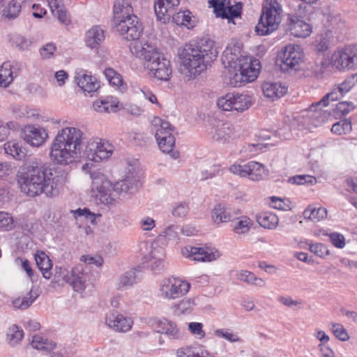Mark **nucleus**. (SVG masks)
<instances>
[{"label": "nucleus", "mask_w": 357, "mask_h": 357, "mask_svg": "<svg viewBox=\"0 0 357 357\" xmlns=\"http://www.w3.org/2000/svg\"><path fill=\"white\" fill-rule=\"evenodd\" d=\"M61 172L51 164L32 161L26 167L19 171L17 181L22 192L30 197L42 194L47 197L58 195L59 187L63 183Z\"/></svg>", "instance_id": "nucleus-1"}, {"label": "nucleus", "mask_w": 357, "mask_h": 357, "mask_svg": "<svg viewBox=\"0 0 357 357\" xmlns=\"http://www.w3.org/2000/svg\"><path fill=\"white\" fill-rule=\"evenodd\" d=\"M83 132L77 128L66 127L59 130L53 139L50 157L57 165H68L82 157Z\"/></svg>", "instance_id": "nucleus-2"}, {"label": "nucleus", "mask_w": 357, "mask_h": 357, "mask_svg": "<svg viewBox=\"0 0 357 357\" xmlns=\"http://www.w3.org/2000/svg\"><path fill=\"white\" fill-rule=\"evenodd\" d=\"M218 52L209 38H202L186 44L179 54L181 65L190 76L199 75L217 59Z\"/></svg>", "instance_id": "nucleus-3"}, {"label": "nucleus", "mask_w": 357, "mask_h": 357, "mask_svg": "<svg viewBox=\"0 0 357 357\" xmlns=\"http://www.w3.org/2000/svg\"><path fill=\"white\" fill-rule=\"evenodd\" d=\"M221 61L230 76L237 82H251L258 76L261 68L258 59L241 54L239 45H228L223 52Z\"/></svg>", "instance_id": "nucleus-4"}, {"label": "nucleus", "mask_w": 357, "mask_h": 357, "mask_svg": "<svg viewBox=\"0 0 357 357\" xmlns=\"http://www.w3.org/2000/svg\"><path fill=\"white\" fill-rule=\"evenodd\" d=\"M113 22L123 38L132 41L130 49L135 45H143L139 39L143 32L142 24L137 16L133 14L130 0H115Z\"/></svg>", "instance_id": "nucleus-5"}, {"label": "nucleus", "mask_w": 357, "mask_h": 357, "mask_svg": "<svg viewBox=\"0 0 357 357\" xmlns=\"http://www.w3.org/2000/svg\"><path fill=\"white\" fill-rule=\"evenodd\" d=\"M131 52L145 61V68L155 78L162 81L170 79L172 73L170 61L156 47L148 43L137 44L131 47Z\"/></svg>", "instance_id": "nucleus-6"}, {"label": "nucleus", "mask_w": 357, "mask_h": 357, "mask_svg": "<svg viewBox=\"0 0 357 357\" xmlns=\"http://www.w3.org/2000/svg\"><path fill=\"white\" fill-rule=\"evenodd\" d=\"M282 7L277 0H265L255 31L259 36L269 35L281 22Z\"/></svg>", "instance_id": "nucleus-7"}, {"label": "nucleus", "mask_w": 357, "mask_h": 357, "mask_svg": "<svg viewBox=\"0 0 357 357\" xmlns=\"http://www.w3.org/2000/svg\"><path fill=\"white\" fill-rule=\"evenodd\" d=\"M55 273L54 275V282L70 284L74 291H82L85 289V283L86 280V274L84 273V269L82 266H77L71 270L69 274L66 268L56 266Z\"/></svg>", "instance_id": "nucleus-8"}, {"label": "nucleus", "mask_w": 357, "mask_h": 357, "mask_svg": "<svg viewBox=\"0 0 357 357\" xmlns=\"http://www.w3.org/2000/svg\"><path fill=\"white\" fill-rule=\"evenodd\" d=\"M302 59L303 52L300 47L289 44L278 53L276 63L280 66L282 71L287 72L292 69L296 70Z\"/></svg>", "instance_id": "nucleus-9"}, {"label": "nucleus", "mask_w": 357, "mask_h": 357, "mask_svg": "<svg viewBox=\"0 0 357 357\" xmlns=\"http://www.w3.org/2000/svg\"><path fill=\"white\" fill-rule=\"evenodd\" d=\"M357 83V73L350 75L340 84L333 86L331 91L326 93L320 101L312 104L311 107H317L320 105L326 107L329 101H336L345 96Z\"/></svg>", "instance_id": "nucleus-10"}, {"label": "nucleus", "mask_w": 357, "mask_h": 357, "mask_svg": "<svg viewBox=\"0 0 357 357\" xmlns=\"http://www.w3.org/2000/svg\"><path fill=\"white\" fill-rule=\"evenodd\" d=\"M190 287V284L188 282L172 277L162 280L160 291L164 298L176 299L187 294Z\"/></svg>", "instance_id": "nucleus-11"}, {"label": "nucleus", "mask_w": 357, "mask_h": 357, "mask_svg": "<svg viewBox=\"0 0 357 357\" xmlns=\"http://www.w3.org/2000/svg\"><path fill=\"white\" fill-rule=\"evenodd\" d=\"M114 151V146L108 142L101 139L87 142L82 157L93 162H100L109 158Z\"/></svg>", "instance_id": "nucleus-12"}, {"label": "nucleus", "mask_w": 357, "mask_h": 357, "mask_svg": "<svg viewBox=\"0 0 357 357\" xmlns=\"http://www.w3.org/2000/svg\"><path fill=\"white\" fill-rule=\"evenodd\" d=\"M229 171L241 177L248 176L252 181H260L267 175L265 166L256 161H250L244 165H233L229 167Z\"/></svg>", "instance_id": "nucleus-13"}, {"label": "nucleus", "mask_w": 357, "mask_h": 357, "mask_svg": "<svg viewBox=\"0 0 357 357\" xmlns=\"http://www.w3.org/2000/svg\"><path fill=\"white\" fill-rule=\"evenodd\" d=\"M151 126L155 130V137L158 146L167 149L168 146H166L162 142L165 140H169L168 143L170 145H175V137L172 133L174 127L169 122L162 120L158 116H154L151 120Z\"/></svg>", "instance_id": "nucleus-14"}, {"label": "nucleus", "mask_w": 357, "mask_h": 357, "mask_svg": "<svg viewBox=\"0 0 357 357\" xmlns=\"http://www.w3.org/2000/svg\"><path fill=\"white\" fill-rule=\"evenodd\" d=\"M334 64L340 70L357 68V45H350L333 55Z\"/></svg>", "instance_id": "nucleus-15"}, {"label": "nucleus", "mask_w": 357, "mask_h": 357, "mask_svg": "<svg viewBox=\"0 0 357 357\" xmlns=\"http://www.w3.org/2000/svg\"><path fill=\"white\" fill-rule=\"evenodd\" d=\"M287 29L296 38H307L312 33V26L294 15H289L287 20Z\"/></svg>", "instance_id": "nucleus-16"}, {"label": "nucleus", "mask_w": 357, "mask_h": 357, "mask_svg": "<svg viewBox=\"0 0 357 357\" xmlns=\"http://www.w3.org/2000/svg\"><path fill=\"white\" fill-rule=\"evenodd\" d=\"M214 9V13L217 17L222 19H228L229 22L233 21V19L241 15L242 4L237 3L234 6L226 7L224 1L211 0L210 1Z\"/></svg>", "instance_id": "nucleus-17"}, {"label": "nucleus", "mask_w": 357, "mask_h": 357, "mask_svg": "<svg viewBox=\"0 0 357 357\" xmlns=\"http://www.w3.org/2000/svg\"><path fill=\"white\" fill-rule=\"evenodd\" d=\"M22 137L24 140L32 146H41L47 137L46 130L39 126H28L23 130Z\"/></svg>", "instance_id": "nucleus-18"}, {"label": "nucleus", "mask_w": 357, "mask_h": 357, "mask_svg": "<svg viewBox=\"0 0 357 357\" xmlns=\"http://www.w3.org/2000/svg\"><path fill=\"white\" fill-rule=\"evenodd\" d=\"M105 324L116 332L125 333L130 330L132 326V320L116 312L107 314Z\"/></svg>", "instance_id": "nucleus-19"}, {"label": "nucleus", "mask_w": 357, "mask_h": 357, "mask_svg": "<svg viewBox=\"0 0 357 357\" xmlns=\"http://www.w3.org/2000/svg\"><path fill=\"white\" fill-rule=\"evenodd\" d=\"M75 79L78 86L84 92H94L100 87L97 79L91 75H88L87 72L84 70H80L79 72H77Z\"/></svg>", "instance_id": "nucleus-20"}, {"label": "nucleus", "mask_w": 357, "mask_h": 357, "mask_svg": "<svg viewBox=\"0 0 357 357\" xmlns=\"http://www.w3.org/2000/svg\"><path fill=\"white\" fill-rule=\"evenodd\" d=\"M179 3L180 0H154V12L158 20L165 23L169 20V11Z\"/></svg>", "instance_id": "nucleus-21"}, {"label": "nucleus", "mask_w": 357, "mask_h": 357, "mask_svg": "<svg viewBox=\"0 0 357 357\" xmlns=\"http://www.w3.org/2000/svg\"><path fill=\"white\" fill-rule=\"evenodd\" d=\"M216 124L211 128L209 135L211 138L218 142H225L228 140L232 133L233 129L230 123L227 122H222L221 121H216Z\"/></svg>", "instance_id": "nucleus-22"}, {"label": "nucleus", "mask_w": 357, "mask_h": 357, "mask_svg": "<svg viewBox=\"0 0 357 357\" xmlns=\"http://www.w3.org/2000/svg\"><path fill=\"white\" fill-rule=\"evenodd\" d=\"M109 186V183L108 181H105L100 184L98 181H94L92 185V191L96 199L99 200L100 203L108 206L114 205L116 202V199L112 197L109 190L106 189Z\"/></svg>", "instance_id": "nucleus-23"}, {"label": "nucleus", "mask_w": 357, "mask_h": 357, "mask_svg": "<svg viewBox=\"0 0 357 357\" xmlns=\"http://www.w3.org/2000/svg\"><path fill=\"white\" fill-rule=\"evenodd\" d=\"M189 248H185V250L189 253L188 257H192L195 261H211L219 257V252L217 250L213 252L208 248L190 247Z\"/></svg>", "instance_id": "nucleus-24"}, {"label": "nucleus", "mask_w": 357, "mask_h": 357, "mask_svg": "<svg viewBox=\"0 0 357 357\" xmlns=\"http://www.w3.org/2000/svg\"><path fill=\"white\" fill-rule=\"evenodd\" d=\"M139 180L132 176H127L124 179L114 184L113 190L121 196L132 194L137 190Z\"/></svg>", "instance_id": "nucleus-25"}, {"label": "nucleus", "mask_w": 357, "mask_h": 357, "mask_svg": "<svg viewBox=\"0 0 357 357\" xmlns=\"http://www.w3.org/2000/svg\"><path fill=\"white\" fill-rule=\"evenodd\" d=\"M262 89L264 95L273 100L280 98L287 91V88L280 82H265Z\"/></svg>", "instance_id": "nucleus-26"}, {"label": "nucleus", "mask_w": 357, "mask_h": 357, "mask_svg": "<svg viewBox=\"0 0 357 357\" xmlns=\"http://www.w3.org/2000/svg\"><path fill=\"white\" fill-rule=\"evenodd\" d=\"M105 38L104 31L99 26H94L86 33V45L91 49L98 48Z\"/></svg>", "instance_id": "nucleus-27"}, {"label": "nucleus", "mask_w": 357, "mask_h": 357, "mask_svg": "<svg viewBox=\"0 0 357 357\" xmlns=\"http://www.w3.org/2000/svg\"><path fill=\"white\" fill-rule=\"evenodd\" d=\"M8 41L10 47L19 51L28 50L32 45V41L30 38L17 32L8 34Z\"/></svg>", "instance_id": "nucleus-28"}, {"label": "nucleus", "mask_w": 357, "mask_h": 357, "mask_svg": "<svg viewBox=\"0 0 357 357\" xmlns=\"http://www.w3.org/2000/svg\"><path fill=\"white\" fill-rule=\"evenodd\" d=\"M141 270L133 268L121 275L116 284L118 289L130 287L141 280Z\"/></svg>", "instance_id": "nucleus-29"}, {"label": "nucleus", "mask_w": 357, "mask_h": 357, "mask_svg": "<svg viewBox=\"0 0 357 357\" xmlns=\"http://www.w3.org/2000/svg\"><path fill=\"white\" fill-rule=\"evenodd\" d=\"M155 326L158 333H165L172 339H177L179 336L178 329L176 324L167 319L157 320Z\"/></svg>", "instance_id": "nucleus-30"}, {"label": "nucleus", "mask_w": 357, "mask_h": 357, "mask_svg": "<svg viewBox=\"0 0 357 357\" xmlns=\"http://www.w3.org/2000/svg\"><path fill=\"white\" fill-rule=\"evenodd\" d=\"M35 260L43 277L46 279H50L52 275L50 270L52 267V264L49 257L45 252H40L36 254Z\"/></svg>", "instance_id": "nucleus-31"}, {"label": "nucleus", "mask_w": 357, "mask_h": 357, "mask_svg": "<svg viewBox=\"0 0 357 357\" xmlns=\"http://www.w3.org/2000/svg\"><path fill=\"white\" fill-rule=\"evenodd\" d=\"M212 219L216 224L227 222L231 220V215L229 209L223 204H216L212 211Z\"/></svg>", "instance_id": "nucleus-32"}, {"label": "nucleus", "mask_w": 357, "mask_h": 357, "mask_svg": "<svg viewBox=\"0 0 357 357\" xmlns=\"http://www.w3.org/2000/svg\"><path fill=\"white\" fill-rule=\"evenodd\" d=\"M253 225V220L249 217L246 215L240 216L236 218L232 230L236 234H246L250 231Z\"/></svg>", "instance_id": "nucleus-33"}, {"label": "nucleus", "mask_w": 357, "mask_h": 357, "mask_svg": "<svg viewBox=\"0 0 357 357\" xmlns=\"http://www.w3.org/2000/svg\"><path fill=\"white\" fill-rule=\"evenodd\" d=\"M164 252L162 248H153L150 252V265L151 269L158 273L164 268Z\"/></svg>", "instance_id": "nucleus-34"}, {"label": "nucleus", "mask_w": 357, "mask_h": 357, "mask_svg": "<svg viewBox=\"0 0 357 357\" xmlns=\"http://www.w3.org/2000/svg\"><path fill=\"white\" fill-rule=\"evenodd\" d=\"M49 5L53 15L56 16L62 24L68 25L70 23V18L63 5H61L56 0H50Z\"/></svg>", "instance_id": "nucleus-35"}, {"label": "nucleus", "mask_w": 357, "mask_h": 357, "mask_svg": "<svg viewBox=\"0 0 357 357\" xmlns=\"http://www.w3.org/2000/svg\"><path fill=\"white\" fill-rule=\"evenodd\" d=\"M236 278L242 282L256 287H263L266 285L263 278H257L253 273L248 271H241L236 274Z\"/></svg>", "instance_id": "nucleus-36"}, {"label": "nucleus", "mask_w": 357, "mask_h": 357, "mask_svg": "<svg viewBox=\"0 0 357 357\" xmlns=\"http://www.w3.org/2000/svg\"><path fill=\"white\" fill-rule=\"evenodd\" d=\"M104 73L111 85L120 89L121 91H123L126 89V84L123 82L121 75L117 73L113 68H106Z\"/></svg>", "instance_id": "nucleus-37"}, {"label": "nucleus", "mask_w": 357, "mask_h": 357, "mask_svg": "<svg viewBox=\"0 0 357 357\" xmlns=\"http://www.w3.org/2000/svg\"><path fill=\"white\" fill-rule=\"evenodd\" d=\"M259 225L266 229H275L278 224V218L273 213L264 212L257 216Z\"/></svg>", "instance_id": "nucleus-38"}, {"label": "nucleus", "mask_w": 357, "mask_h": 357, "mask_svg": "<svg viewBox=\"0 0 357 357\" xmlns=\"http://www.w3.org/2000/svg\"><path fill=\"white\" fill-rule=\"evenodd\" d=\"M326 216L327 210L323 207L315 208L312 206H309L303 211V217L313 222H319L326 218Z\"/></svg>", "instance_id": "nucleus-39"}, {"label": "nucleus", "mask_w": 357, "mask_h": 357, "mask_svg": "<svg viewBox=\"0 0 357 357\" xmlns=\"http://www.w3.org/2000/svg\"><path fill=\"white\" fill-rule=\"evenodd\" d=\"M5 152L10 155L13 158L21 160L25 156L26 153L24 149L20 146L18 142L10 141L4 144Z\"/></svg>", "instance_id": "nucleus-40"}, {"label": "nucleus", "mask_w": 357, "mask_h": 357, "mask_svg": "<svg viewBox=\"0 0 357 357\" xmlns=\"http://www.w3.org/2000/svg\"><path fill=\"white\" fill-rule=\"evenodd\" d=\"M191 13L189 10L180 11L174 14L172 17V21L177 25L185 26L188 29L195 26V20L192 19Z\"/></svg>", "instance_id": "nucleus-41"}, {"label": "nucleus", "mask_w": 357, "mask_h": 357, "mask_svg": "<svg viewBox=\"0 0 357 357\" xmlns=\"http://www.w3.org/2000/svg\"><path fill=\"white\" fill-rule=\"evenodd\" d=\"M251 105L250 98L247 95L235 93L232 110L242 112Z\"/></svg>", "instance_id": "nucleus-42"}, {"label": "nucleus", "mask_w": 357, "mask_h": 357, "mask_svg": "<svg viewBox=\"0 0 357 357\" xmlns=\"http://www.w3.org/2000/svg\"><path fill=\"white\" fill-rule=\"evenodd\" d=\"M193 305V300L190 298L183 299L172 306L173 312L176 316L189 313L192 310Z\"/></svg>", "instance_id": "nucleus-43"}, {"label": "nucleus", "mask_w": 357, "mask_h": 357, "mask_svg": "<svg viewBox=\"0 0 357 357\" xmlns=\"http://www.w3.org/2000/svg\"><path fill=\"white\" fill-rule=\"evenodd\" d=\"M73 213V215L75 219L78 220L80 219H84L87 222H90L92 225L96 224V218L100 217V214H96L90 211L89 209L84 208H77L75 211H72Z\"/></svg>", "instance_id": "nucleus-44"}, {"label": "nucleus", "mask_w": 357, "mask_h": 357, "mask_svg": "<svg viewBox=\"0 0 357 357\" xmlns=\"http://www.w3.org/2000/svg\"><path fill=\"white\" fill-rule=\"evenodd\" d=\"M179 357H215L213 354L202 349H182L178 352Z\"/></svg>", "instance_id": "nucleus-45"}, {"label": "nucleus", "mask_w": 357, "mask_h": 357, "mask_svg": "<svg viewBox=\"0 0 357 357\" xmlns=\"http://www.w3.org/2000/svg\"><path fill=\"white\" fill-rule=\"evenodd\" d=\"M13 68H14V65L10 61L3 63L0 67V77L3 78L4 87H7L13 81Z\"/></svg>", "instance_id": "nucleus-46"}, {"label": "nucleus", "mask_w": 357, "mask_h": 357, "mask_svg": "<svg viewBox=\"0 0 357 357\" xmlns=\"http://www.w3.org/2000/svg\"><path fill=\"white\" fill-rule=\"evenodd\" d=\"M93 107L96 111L103 113L116 112L118 105L111 102L108 98L105 100H96L93 102Z\"/></svg>", "instance_id": "nucleus-47"}, {"label": "nucleus", "mask_w": 357, "mask_h": 357, "mask_svg": "<svg viewBox=\"0 0 357 357\" xmlns=\"http://www.w3.org/2000/svg\"><path fill=\"white\" fill-rule=\"evenodd\" d=\"M24 332L17 326H12L7 333V341L11 346L17 345L23 338Z\"/></svg>", "instance_id": "nucleus-48"}, {"label": "nucleus", "mask_w": 357, "mask_h": 357, "mask_svg": "<svg viewBox=\"0 0 357 357\" xmlns=\"http://www.w3.org/2000/svg\"><path fill=\"white\" fill-rule=\"evenodd\" d=\"M351 129V122L348 119H344L334 123L331 128V132L341 135L349 133Z\"/></svg>", "instance_id": "nucleus-49"}, {"label": "nucleus", "mask_w": 357, "mask_h": 357, "mask_svg": "<svg viewBox=\"0 0 357 357\" xmlns=\"http://www.w3.org/2000/svg\"><path fill=\"white\" fill-rule=\"evenodd\" d=\"M21 11V5L15 0H11L8 6L3 10V15L8 19L16 18Z\"/></svg>", "instance_id": "nucleus-50"}, {"label": "nucleus", "mask_w": 357, "mask_h": 357, "mask_svg": "<svg viewBox=\"0 0 357 357\" xmlns=\"http://www.w3.org/2000/svg\"><path fill=\"white\" fill-rule=\"evenodd\" d=\"M289 182L292 184L296 185H314L317 183V178L314 176L303 174L296 175L289 178Z\"/></svg>", "instance_id": "nucleus-51"}, {"label": "nucleus", "mask_w": 357, "mask_h": 357, "mask_svg": "<svg viewBox=\"0 0 357 357\" xmlns=\"http://www.w3.org/2000/svg\"><path fill=\"white\" fill-rule=\"evenodd\" d=\"M234 94V93H229L218 98V106L225 111H232Z\"/></svg>", "instance_id": "nucleus-52"}, {"label": "nucleus", "mask_w": 357, "mask_h": 357, "mask_svg": "<svg viewBox=\"0 0 357 357\" xmlns=\"http://www.w3.org/2000/svg\"><path fill=\"white\" fill-rule=\"evenodd\" d=\"M14 227V220L11 214L0 211V228L9 231Z\"/></svg>", "instance_id": "nucleus-53"}, {"label": "nucleus", "mask_w": 357, "mask_h": 357, "mask_svg": "<svg viewBox=\"0 0 357 357\" xmlns=\"http://www.w3.org/2000/svg\"><path fill=\"white\" fill-rule=\"evenodd\" d=\"M309 249L311 252L321 258H324L330 255V251L327 246L321 243L310 245Z\"/></svg>", "instance_id": "nucleus-54"}, {"label": "nucleus", "mask_w": 357, "mask_h": 357, "mask_svg": "<svg viewBox=\"0 0 357 357\" xmlns=\"http://www.w3.org/2000/svg\"><path fill=\"white\" fill-rule=\"evenodd\" d=\"M331 331L334 335L341 341H347L349 335L342 325L340 324H332Z\"/></svg>", "instance_id": "nucleus-55"}, {"label": "nucleus", "mask_w": 357, "mask_h": 357, "mask_svg": "<svg viewBox=\"0 0 357 357\" xmlns=\"http://www.w3.org/2000/svg\"><path fill=\"white\" fill-rule=\"evenodd\" d=\"M29 297L24 296L23 298H16L13 301V305L15 307L21 308V309H26L28 308L35 301L36 296H33L31 295V291H30Z\"/></svg>", "instance_id": "nucleus-56"}, {"label": "nucleus", "mask_w": 357, "mask_h": 357, "mask_svg": "<svg viewBox=\"0 0 357 357\" xmlns=\"http://www.w3.org/2000/svg\"><path fill=\"white\" fill-rule=\"evenodd\" d=\"M181 227L178 225H170L163 232L164 236L169 241H176L178 239Z\"/></svg>", "instance_id": "nucleus-57"}, {"label": "nucleus", "mask_w": 357, "mask_h": 357, "mask_svg": "<svg viewBox=\"0 0 357 357\" xmlns=\"http://www.w3.org/2000/svg\"><path fill=\"white\" fill-rule=\"evenodd\" d=\"M215 335L216 336L222 337L226 339L227 340L231 342H236L240 341V338L237 336V335L229 332V330L224 329H218L215 331Z\"/></svg>", "instance_id": "nucleus-58"}, {"label": "nucleus", "mask_w": 357, "mask_h": 357, "mask_svg": "<svg viewBox=\"0 0 357 357\" xmlns=\"http://www.w3.org/2000/svg\"><path fill=\"white\" fill-rule=\"evenodd\" d=\"M333 245L337 248H343L345 246L344 236L337 232H333L328 235Z\"/></svg>", "instance_id": "nucleus-59"}, {"label": "nucleus", "mask_w": 357, "mask_h": 357, "mask_svg": "<svg viewBox=\"0 0 357 357\" xmlns=\"http://www.w3.org/2000/svg\"><path fill=\"white\" fill-rule=\"evenodd\" d=\"M188 206L186 203H180L172 209V213L174 217L183 218L188 213Z\"/></svg>", "instance_id": "nucleus-60"}, {"label": "nucleus", "mask_w": 357, "mask_h": 357, "mask_svg": "<svg viewBox=\"0 0 357 357\" xmlns=\"http://www.w3.org/2000/svg\"><path fill=\"white\" fill-rule=\"evenodd\" d=\"M354 109L351 102H340L336 105V112L342 115H347Z\"/></svg>", "instance_id": "nucleus-61"}, {"label": "nucleus", "mask_w": 357, "mask_h": 357, "mask_svg": "<svg viewBox=\"0 0 357 357\" xmlns=\"http://www.w3.org/2000/svg\"><path fill=\"white\" fill-rule=\"evenodd\" d=\"M203 324L199 322H191L188 325V329L190 333L195 335H197L199 338L205 336V332L202 329Z\"/></svg>", "instance_id": "nucleus-62"}, {"label": "nucleus", "mask_w": 357, "mask_h": 357, "mask_svg": "<svg viewBox=\"0 0 357 357\" xmlns=\"http://www.w3.org/2000/svg\"><path fill=\"white\" fill-rule=\"evenodd\" d=\"M31 345L33 348L37 349H47V340L44 339L40 335H34L31 341Z\"/></svg>", "instance_id": "nucleus-63"}, {"label": "nucleus", "mask_w": 357, "mask_h": 357, "mask_svg": "<svg viewBox=\"0 0 357 357\" xmlns=\"http://www.w3.org/2000/svg\"><path fill=\"white\" fill-rule=\"evenodd\" d=\"M132 140L137 146H144L149 142L150 138L145 133L135 132L132 136Z\"/></svg>", "instance_id": "nucleus-64"}]
</instances>
